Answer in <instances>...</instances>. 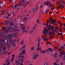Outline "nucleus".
<instances>
[{"mask_svg": "<svg viewBox=\"0 0 65 65\" xmlns=\"http://www.w3.org/2000/svg\"><path fill=\"white\" fill-rule=\"evenodd\" d=\"M14 31L15 32L16 34H18V33L19 32V30L17 29H14L13 27H11L10 26V27L8 28V31H7V33L5 34V33L6 32V31L4 32V36H3L2 35V34H3V32H2L0 33V37H3V39L4 40H5V39L6 38H8V40H10V43L12 44L13 43V41H18V40L16 39L15 40H12V37H15L17 36V35L15 34H14L13 35H12V34H9V32L10 31Z\"/></svg>", "mask_w": 65, "mask_h": 65, "instance_id": "1", "label": "nucleus"}, {"mask_svg": "<svg viewBox=\"0 0 65 65\" xmlns=\"http://www.w3.org/2000/svg\"><path fill=\"white\" fill-rule=\"evenodd\" d=\"M7 42L6 43H5V41L3 42L4 40H2L1 39H0V43L1 44H4L5 46H7V47H9V44L8 43V40L6 39ZM3 50H5V49H6V48L5 47H2V46H0V51L2 52V50H3ZM1 56V53H0V56Z\"/></svg>", "mask_w": 65, "mask_h": 65, "instance_id": "2", "label": "nucleus"}, {"mask_svg": "<svg viewBox=\"0 0 65 65\" xmlns=\"http://www.w3.org/2000/svg\"><path fill=\"white\" fill-rule=\"evenodd\" d=\"M62 48H64V47H61L60 49H58V52L60 53V57H62V56L64 55H65V52H62L61 51Z\"/></svg>", "mask_w": 65, "mask_h": 65, "instance_id": "3", "label": "nucleus"}, {"mask_svg": "<svg viewBox=\"0 0 65 65\" xmlns=\"http://www.w3.org/2000/svg\"><path fill=\"white\" fill-rule=\"evenodd\" d=\"M49 27L50 28V29H48L47 30V31L50 30H52V34L53 35H55V32H57V29L54 30V29H54V28H53V26H52V25H50Z\"/></svg>", "mask_w": 65, "mask_h": 65, "instance_id": "4", "label": "nucleus"}, {"mask_svg": "<svg viewBox=\"0 0 65 65\" xmlns=\"http://www.w3.org/2000/svg\"><path fill=\"white\" fill-rule=\"evenodd\" d=\"M46 26L47 27V28H45L44 29V30H45V31H44L43 32V33H44V35H45V34H48V31H49V30H48V29H50V28H49L48 26L47 23V24H46Z\"/></svg>", "mask_w": 65, "mask_h": 65, "instance_id": "5", "label": "nucleus"}, {"mask_svg": "<svg viewBox=\"0 0 65 65\" xmlns=\"http://www.w3.org/2000/svg\"><path fill=\"white\" fill-rule=\"evenodd\" d=\"M24 60V59L22 58L21 59H19L18 60V61L16 60L15 63H16L17 65H20V62L21 61L22 63L23 62ZM20 65H23L22 63H21Z\"/></svg>", "mask_w": 65, "mask_h": 65, "instance_id": "6", "label": "nucleus"}, {"mask_svg": "<svg viewBox=\"0 0 65 65\" xmlns=\"http://www.w3.org/2000/svg\"><path fill=\"white\" fill-rule=\"evenodd\" d=\"M25 1V0H21V2L20 4L16 6H15L13 7V8H16L17 9H20V8H19V7L20 5H22V2H24Z\"/></svg>", "mask_w": 65, "mask_h": 65, "instance_id": "7", "label": "nucleus"}, {"mask_svg": "<svg viewBox=\"0 0 65 65\" xmlns=\"http://www.w3.org/2000/svg\"><path fill=\"white\" fill-rule=\"evenodd\" d=\"M26 45H24L21 48V50H22V54H26Z\"/></svg>", "mask_w": 65, "mask_h": 65, "instance_id": "8", "label": "nucleus"}, {"mask_svg": "<svg viewBox=\"0 0 65 65\" xmlns=\"http://www.w3.org/2000/svg\"><path fill=\"white\" fill-rule=\"evenodd\" d=\"M39 56L38 54L37 53H35L33 55V59H35L36 58L38 57Z\"/></svg>", "mask_w": 65, "mask_h": 65, "instance_id": "9", "label": "nucleus"}, {"mask_svg": "<svg viewBox=\"0 0 65 65\" xmlns=\"http://www.w3.org/2000/svg\"><path fill=\"white\" fill-rule=\"evenodd\" d=\"M50 19L51 24H53V25H54V24H55V22L56 21V20H53V19H52V18L51 17H50Z\"/></svg>", "mask_w": 65, "mask_h": 65, "instance_id": "10", "label": "nucleus"}, {"mask_svg": "<svg viewBox=\"0 0 65 65\" xmlns=\"http://www.w3.org/2000/svg\"><path fill=\"white\" fill-rule=\"evenodd\" d=\"M22 55H23V54H22V53H20L19 54V55L17 56V57L18 58V57H19V58H23V57H24V56Z\"/></svg>", "mask_w": 65, "mask_h": 65, "instance_id": "11", "label": "nucleus"}, {"mask_svg": "<svg viewBox=\"0 0 65 65\" xmlns=\"http://www.w3.org/2000/svg\"><path fill=\"white\" fill-rule=\"evenodd\" d=\"M25 28L26 27H23V28H22V29L23 30V31H22V32H28L27 30L25 29Z\"/></svg>", "mask_w": 65, "mask_h": 65, "instance_id": "12", "label": "nucleus"}, {"mask_svg": "<svg viewBox=\"0 0 65 65\" xmlns=\"http://www.w3.org/2000/svg\"><path fill=\"white\" fill-rule=\"evenodd\" d=\"M44 4L45 5H49V4H50V2L49 1H47V2H45L44 3Z\"/></svg>", "mask_w": 65, "mask_h": 65, "instance_id": "13", "label": "nucleus"}, {"mask_svg": "<svg viewBox=\"0 0 65 65\" xmlns=\"http://www.w3.org/2000/svg\"><path fill=\"white\" fill-rule=\"evenodd\" d=\"M14 55H12V58L11 60V62H13V60H14Z\"/></svg>", "mask_w": 65, "mask_h": 65, "instance_id": "14", "label": "nucleus"}, {"mask_svg": "<svg viewBox=\"0 0 65 65\" xmlns=\"http://www.w3.org/2000/svg\"><path fill=\"white\" fill-rule=\"evenodd\" d=\"M62 28H61L59 29V30L61 33H60V32H59L58 33V35H62V33H61V32H62V31H61V30H62Z\"/></svg>", "mask_w": 65, "mask_h": 65, "instance_id": "15", "label": "nucleus"}, {"mask_svg": "<svg viewBox=\"0 0 65 65\" xmlns=\"http://www.w3.org/2000/svg\"><path fill=\"white\" fill-rule=\"evenodd\" d=\"M59 56L57 55V54L56 53L55 54V55H54V58H57V57H60L59 56Z\"/></svg>", "mask_w": 65, "mask_h": 65, "instance_id": "16", "label": "nucleus"}, {"mask_svg": "<svg viewBox=\"0 0 65 65\" xmlns=\"http://www.w3.org/2000/svg\"><path fill=\"white\" fill-rule=\"evenodd\" d=\"M9 62V58H7L5 62L7 63V62Z\"/></svg>", "mask_w": 65, "mask_h": 65, "instance_id": "17", "label": "nucleus"}, {"mask_svg": "<svg viewBox=\"0 0 65 65\" xmlns=\"http://www.w3.org/2000/svg\"><path fill=\"white\" fill-rule=\"evenodd\" d=\"M60 7H61V8H63V6L61 5H59V6L57 8L58 9H59L60 8Z\"/></svg>", "mask_w": 65, "mask_h": 65, "instance_id": "18", "label": "nucleus"}, {"mask_svg": "<svg viewBox=\"0 0 65 65\" xmlns=\"http://www.w3.org/2000/svg\"><path fill=\"white\" fill-rule=\"evenodd\" d=\"M48 50L51 51L52 52H54V51L52 49H51V48H48Z\"/></svg>", "mask_w": 65, "mask_h": 65, "instance_id": "19", "label": "nucleus"}, {"mask_svg": "<svg viewBox=\"0 0 65 65\" xmlns=\"http://www.w3.org/2000/svg\"><path fill=\"white\" fill-rule=\"evenodd\" d=\"M40 51L41 53H45L46 52V51H41V50H40Z\"/></svg>", "mask_w": 65, "mask_h": 65, "instance_id": "20", "label": "nucleus"}, {"mask_svg": "<svg viewBox=\"0 0 65 65\" xmlns=\"http://www.w3.org/2000/svg\"><path fill=\"white\" fill-rule=\"evenodd\" d=\"M7 22H8V21L7 20L6 21V22H5V23L4 24V25H7V24H8Z\"/></svg>", "mask_w": 65, "mask_h": 65, "instance_id": "21", "label": "nucleus"}, {"mask_svg": "<svg viewBox=\"0 0 65 65\" xmlns=\"http://www.w3.org/2000/svg\"><path fill=\"white\" fill-rule=\"evenodd\" d=\"M38 6H36L35 9V10L34 11V12H35L36 11V10H37V8H38Z\"/></svg>", "mask_w": 65, "mask_h": 65, "instance_id": "22", "label": "nucleus"}, {"mask_svg": "<svg viewBox=\"0 0 65 65\" xmlns=\"http://www.w3.org/2000/svg\"><path fill=\"white\" fill-rule=\"evenodd\" d=\"M28 4V3H25V4H24V5H23L24 7H25L26 5H27Z\"/></svg>", "mask_w": 65, "mask_h": 65, "instance_id": "23", "label": "nucleus"}, {"mask_svg": "<svg viewBox=\"0 0 65 65\" xmlns=\"http://www.w3.org/2000/svg\"><path fill=\"white\" fill-rule=\"evenodd\" d=\"M6 10H5L3 11L2 12L1 14H4V13H5V11Z\"/></svg>", "mask_w": 65, "mask_h": 65, "instance_id": "24", "label": "nucleus"}, {"mask_svg": "<svg viewBox=\"0 0 65 65\" xmlns=\"http://www.w3.org/2000/svg\"><path fill=\"white\" fill-rule=\"evenodd\" d=\"M58 23H59V24L60 26H62V24L61 22L59 21H58Z\"/></svg>", "mask_w": 65, "mask_h": 65, "instance_id": "25", "label": "nucleus"}, {"mask_svg": "<svg viewBox=\"0 0 65 65\" xmlns=\"http://www.w3.org/2000/svg\"><path fill=\"white\" fill-rule=\"evenodd\" d=\"M0 6L1 7H2L3 6V5L2 4V3H0Z\"/></svg>", "mask_w": 65, "mask_h": 65, "instance_id": "26", "label": "nucleus"}, {"mask_svg": "<svg viewBox=\"0 0 65 65\" xmlns=\"http://www.w3.org/2000/svg\"><path fill=\"white\" fill-rule=\"evenodd\" d=\"M49 34H50V35H51V34H52V35H54L53 34V32L52 33V32H51V31H49Z\"/></svg>", "mask_w": 65, "mask_h": 65, "instance_id": "27", "label": "nucleus"}, {"mask_svg": "<svg viewBox=\"0 0 65 65\" xmlns=\"http://www.w3.org/2000/svg\"><path fill=\"white\" fill-rule=\"evenodd\" d=\"M24 43V41L23 40H22V42L21 43V44H23Z\"/></svg>", "mask_w": 65, "mask_h": 65, "instance_id": "28", "label": "nucleus"}, {"mask_svg": "<svg viewBox=\"0 0 65 65\" xmlns=\"http://www.w3.org/2000/svg\"><path fill=\"white\" fill-rule=\"evenodd\" d=\"M33 50H34V47L32 46L31 48V51H33Z\"/></svg>", "mask_w": 65, "mask_h": 65, "instance_id": "29", "label": "nucleus"}, {"mask_svg": "<svg viewBox=\"0 0 65 65\" xmlns=\"http://www.w3.org/2000/svg\"><path fill=\"white\" fill-rule=\"evenodd\" d=\"M24 21H23V22H24V23H25V21H26V20H27V18H24Z\"/></svg>", "mask_w": 65, "mask_h": 65, "instance_id": "30", "label": "nucleus"}, {"mask_svg": "<svg viewBox=\"0 0 65 65\" xmlns=\"http://www.w3.org/2000/svg\"><path fill=\"white\" fill-rule=\"evenodd\" d=\"M48 65V62H46L44 63V65Z\"/></svg>", "mask_w": 65, "mask_h": 65, "instance_id": "31", "label": "nucleus"}, {"mask_svg": "<svg viewBox=\"0 0 65 65\" xmlns=\"http://www.w3.org/2000/svg\"><path fill=\"white\" fill-rule=\"evenodd\" d=\"M64 63H65V62H62L61 63V65H63Z\"/></svg>", "mask_w": 65, "mask_h": 65, "instance_id": "32", "label": "nucleus"}, {"mask_svg": "<svg viewBox=\"0 0 65 65\" xmlns=\"http://www.w3.org/2000/svg\"><path fill=\"white\" fill-rule=\"evenodd\" d=\"M10 63L9 62H8L7 65H10Z\"/></svg>", "mask_w": 65, "mask_h": 65, "instance_id": "33", "label": "nucleus"}, {"mask_svg": "<svg viewBox=\"0 0 65 65\" xmlns=\"http://www.w3.org/2000/svg\"><path fill=\"white\" fill-rule=\"evenodd\" d=\"M39 45H40V43H38V48L39 47Z\"/></svg>", "mask_w": 65, "mask_h": 65, "instance_id": "34", "label": "nucleus"}, {"mask_svg": "<svg viewBox=\"0 0 65 65\" xmlns=\"http://www.w3.org/2000/svg\"><path fill=\"white\" fill-rule=\"evenodd\" d=\"M40 40H41L40 38H39V39L38 40V42H40Z\"/></svg>", "mask_w": 65, "mask_h": 65, "instance_id": "35", "label": "nucleus"}, {"mask_svg": "<svg viewBox=\"0 0 65 65\" xmlns=\"http://www.w3.org/2000/svg\"><path fill=\"white\" fill-rule=\"evenodd\" d=\"M47 23L48 22H50V20H48L46 21Z\"/></svg>", "mask_w": 65, "mask_h": 65, "instance_id": "36", "label": "nucleus"}, {"mask_svg": "<svg viewBox=\"0 0 65 65\" xmlns=\"http://www.w3.org/2000/svg\"><path fill=\"white\" fill-rule=\"evenodd\" d=\"M63 58L64 60H65V55H64V57H63Z\"/></svg>", "mask_w": 65, "mask_h": 65, "instance_id": "37", "label": "nucleus"}, {"mask_svg": "<svg viewBox=\"0 0 65 65\" xmlns=\"http://www.w3.org/2000/svg\"><path fill=\"white\" fill-rule=\"evenodd\" d=\"M26 2H30L29 0H26Z\"/></svg>", "mask_w": 65, "mask_h": 65, "instance_id": "38", "label": "nucleus"}, {"mask_svg": "<svg viewBox=\"0 0 65 65\" xmlns=\"http://www.w3.org/2000/svg\"><path fill=\"white\" fill-rule=\"evenodd\" d=\"M49 5L50 6L49 8H51V6H52V4H50Z\"/></svg>", "mask_w": 65, "mask_h": 65, "instance_id": "39", "label": "nucleus"}, {"mask_svg": "<svg viewBox=\"0 0 65 65\" xmlns=\"http://www.w3.org/2000/svg\"><path fill=\"white\" fill-rule=\"evenodd\" d=\"M53 65H57V63H54L53 64Z\"/></svg>", "mask_w": 65, "mask_h": 65, "instance_id": "40", "label": "nucleus"}, {"mask_svg": "<svg viewBox=\"0 0 65 65\" xmlns=\"http://www.w3.org/2000/svg\"><path fill=\"white\" fill-rule=\"evenodd\" d=\"M45 12L46 13H47V12H48V10H46L45 11Z\"/></svg>", "mask_w": 65, "mask_h": 65, "instance_id": "41", "label": "nucleus"}, {"mask_svg": "<svg viewBox=\"0 0 65 65\" xmlns=\"http://www.w3.org/2000/svg\"><path fill=\"white\" fill-rule=\"evenodd\" d=\"M11 13H10V15H8V17H10V16H11Z\"/></svg>", "mask_w": 65, "mask_h": 65, "instance_id": "42", "label": "nucleus"}, {"mask_svg": "<svg viewBox=\"0 0 65 65\" xmlns=\"http://www.w3.org/2000/svg\"><path fill=\"white\" fill-rule=\"evenodd\" d=\"M4 53H5L6 54H7V51H6L5 52H4Z\"/></svg>", "mask_w": 65, "mask_h": 65, "instance_id": "43", "label": "nucleus"}, {"mask_svg": "<svg viewBox=\"0 0 65 65\" xmlns=\"http://www.w3.org/2000/svg\"><path fill=\"white\" fill-rule=\"evenodd\" d=\"M29 30L30 29V27L29 26H28L27 28Z\"/></svg>", "mask_w": 65, "mask_h": 65, "instance_id": "44", "label": "nucleus"}, {"mask_svg": "<svg viewBox=\"0 0 65 65\" xmlns=\"http://www.w3.org/2000/svg\"><path fill=\"white\" fill-rule=\"evenodd\" d=\"M24 25H23V24H20V26H23Z\"/></svg>", "mask_w": 65, "mask_h": 65, "instance_id": "45", "label": "nucleus"}, {"mask_svg": "<svg viewBox=\"0 0 65 65\" xmlns=\"http://www.w3.org/2000/svg\"><path fill=\"white\" fill-rule=\"evenodd\" d=\"M44 37H45L44 36H43V37H42V38L43 39V40H44Z\"/></svg>", "mask_w": 65, "mask_h": 65, "instance_id": "46", "label": "nucleus"}, {"mask_svg": "<svg viewBox=\"0 0 65 65\" xmlns=\"http://www.w3.org/2000/svg\"><path fill=\"white\" fill-rule=\"evenodd\" d=\"M51 9L52 10H54V8H52Z\"/></svg>", "mask_w": 65, "mask_h": 65, "instance_id": "47", "label": "nucleus"}, {"mask_svg": "<svg viewBox=\"0 0 65 65\" xmlns=\"http://www.w3.org/2000/svg\"><path fill=\"white\" fill-rule=\"evenodd\" d=\"M53 37L51 36L50 37V38H52Z\"/></svg>", "mask_w": 65, "mask_h": 65, "instance_id": "48", "label": "nucleus"}, {"mask_svg": "<svg viewBox=\"0 0 65 65\" xmlns=\"http://www.w3.org/2000/svg\"><path fill=\"white\" fill-rule=\"evenodd\" d=\"M33 32V30H31L30 32V33H32Z\"/></svg>", "mask_w": 65, "mask_h": 65, "instance_id": "49", "label": "nucleus"}, {"mask_svg": "<svg viewBox=\"0 0 65 65\" xmlns=\"http://www.w3.org/2000/svg\"><path fill=\"white\" fill-rule=\"evenodd\" d=\"M15 28H17L18 27V26L17 25H16L15 26Z\"/></svg>", "mask_w": 65, "mask_h": 65, "instance_id": "50", "label": "nucleus"}, {"mask_svg": "<svg viewBox=\"0 0 65 65\" xmlns=\"http://www.w3.org/2000/svg\"><path fill=\"white\" fill-rule=\"evenodd\" d=\"M39 50V47H38V48L37 49V50L38 51Z\"/></svg>", "mask_w": 65, "mask_h": 65, "instance_id": "51", "label": "nucleus"}, {"mask_svg": "<svg viewBox=\"0 0 65 65\" xmlns=\"http://www.w3.org/2000/svg\"><path fill=\"white\" fill-rule=\"evenodd\" d=\"M11 54V52H9L8 54V55H10Z\"/></svg>", "mask_w": 65, "mask_h": 65, "instance_id": "52", "label": "nucleus"}, {"mask_svg": "<svg viewBox=\"0 0 65 65\" xmlns=\"http://www.w3.org/2000/svg\"><path fill=\"white\" fill-rule=\"evenodd\" d=\"M15 43H14V44L13 45V46H15Z\"/></svg>", "mask_w": 65, "mask_h": 65, "instance_id": "53", "label": "nucleus"}, {"mask_svg": "<svg viewBox=\"0 0 65 65\" xmlns=\"http://www.w3.org/2000/svg\"><path fill=\"white\" fill-rule=\"evenodd\" d=\"M57 3L58 4H60V2H57Z\"/></svg>", "mask_w": 65, "mask_h": 65, "instance_id": "54", "label": "nucleus"}, {"mask_svg": "<svg viewBox=\"0 0 65 65\" xmlns=\"http://www.w3.org/2000/svg\"><path fill=\"white\" fill-rule=\"evenodd\" d=\"M56 13L57 14H58L59 13L58 12H56Z\"/></svg>", "mask_w": 65, "mask_h": 65, "instance_id": "55", "label": "nucleus"}, {"mask_svg": "<svg viewBox=\"0 0 65 65\" xmlns=\"http://www.w3.org/2000/svg\"><path fill=\"white\" fill-rule=\"evenodd\" d=\"M56 29H59V27H56Z\"/></svg>", "mask_w": 65, "mask_h": 65, "instance_id": "56", "label": "nucleus"}, {"mask_svg": "<svg viewBox=\"0 0 65 65\" xmlns=\"http://www.w3.org/2000/svg\"><path fill=\"white\" fill-rule=\"evenodd\" d=\"M11 26H13V23H11Z\"/></svg>", "mask_w": 65, "mask_h": 65, "instance_id": "57", "label": "nucleus"}, {"mask_svg": "<svg viewBox=\"0 0 65 65\" xmlns=\"http://www.w3.org/2000/svg\"><path fill=\"white\" fill-rule=\"evenodd\" d=\"M3 65H6V64L5 63H4L3 64Z\"/></svg>", "mask_w": 65, "mask_h": 65, "instance_id": "58", "label": "nucleus"}, {"mask_svg": "<svg viewBox=\"0 0 65 65\" xmlns=\"http://www.w3.org/2000/svg\"><path fill=\"white\" fill-rule=\"evenodd\" d=\"M37 23H39V20H38L37 21Z\"/></svg>", "mask_w": 65, "mask_h": 65, "instance_id": "59", "label": "nucleus"}, {"mask_svg": "<svg viewBox=\"0 0 65 65\" xmlns=\"http://www.w3.org/2000/svg\"><path fill=\"white\" fill-rule=\"evenodd\" d=\"M55 49H58V47H57L55 48Z\"/></svg>", "mask_w": 65, "mask_h": 65, "instance_id": "60", "label": "nucleus"}, {"mask_svg": "<svg viewBox=\"0 0 65 65\" xmlns=\"http://www.w3.org/2000/svg\"><path fill=\"white\" fill-rule=\"evenodd\" d=\"M3 30H5V29L4 28H3Z\"/></svg>", "mask_w": 65, "mask_h": 65, "instance_id": "61", "label": "nucleus"}, {"mask_svg": "<svg viewBox=\"0 0 65 65\" xmlns=\"http://www.w3.org/2000/svg\"><path fill=\"white\" fill-rule=\"evenodd\" d=\"M42 7H43V6H41V8H42Z\"/></svg>", "mask_w": 65, "mask_h": 65, "instance_id": "62", "label": "nucleus"}, {"mask_svg": "<svg viewBox=\"0 0 65 65\" xmlns=\"http://www.w3.org/2000/svg\"><path fill=\"white\" fill-rule=\"evenodd\" d=\"M29 65H32V64L31 63L29 64Z\"/></svg>", "mask_w": 65, "mask_h": 65, "instance_id": "63", "label": "nucleus"}, {"mask_svg": "<svg viewBox=\"0 0 65 65\" xmlns=\"http://www.w3.org/2000/svg\"><path fill=\"white\" fill-rule=\"evenodd\" d=\"M47 38H46L45 39V40H47Z\"/></svg>", "mask_w": 65, "mask_h": 65, "instance_id": "64", "label": "nucleus"}]
</instances>
